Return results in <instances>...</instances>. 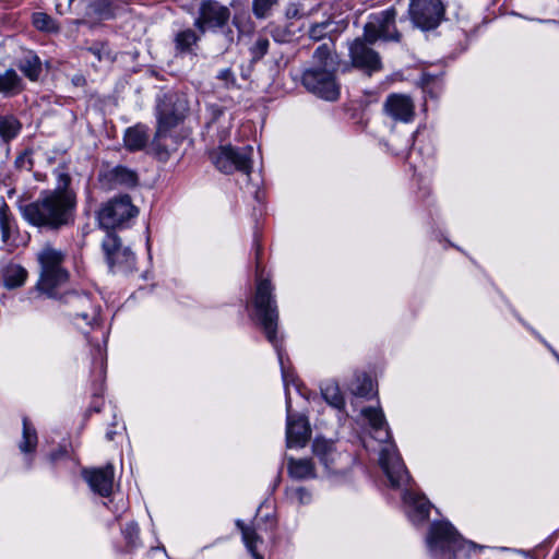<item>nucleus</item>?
Wrapping results in <instances>:
<instances>
[{
  "label": "nucleus",
  "instance_id": "50",
  "mask_svg": "<svg viewBox=\"0 0 559 559\" xmlns=\"http://www.w3.org/2000/svg\"><path fill=\"white\" fill-rule=\"evenodd\" d=\"M118 511H119V509H118V508L112 509V512H115V513H116V512H118Z\"/></svg>",
  "mask_w": 559,
  "mask_h": 559
},
{
  "label": "nucleus",
  "instance_id": "2",
  "mask_svg": "<svg viewBox=\"0 0 559 559\" xmlns=\"http://www.w3.org/2000/svg\"><path fill=\"white\" fill-rule=\"evenodd\" d=\"M259 248L257 249V280L252 299V319L262 328L265 337L274 346L282 368V376L287 383V372L284 367L281 340L277 337L278 309L274 295V286L269 278H263L260 272Z\"/></svg>",
  "mask_w": 559,
  "mask_h": 559
},
{
  "label": "nucleus",
  "instance_id": "30",
  "mask_svg": "<svg viewBox=\"0 0 559 559\" xmlns=\"http://www.w3.org/2000/svg\"><path fill=\"white\" fill-rule=\"evenodd\" d=\"M199 38L197 33L191 28L178 32L175 36L176 50L181 53L190 52L192 46L198 43Z\"/></svg>",
  "mask_w": 559,
  "mask_h": 559
},
{
  "label": "nucleus",
  "instance_id": "48",
  "mask_svg": "<svg viewBox=\"0 0 559 559\" xmlns=\"http://www.w3.org/2000/svg\"><path fill=\"white\" fill-rule=\"evenodd\" d=\"M116 433H117V431H116V430H112V429L107 430V432H106V439H107L108 441H112V440H114V438H115V435H116Z\"/></svg>",
  "mask_w": 559,
  "mask_h": 559
},
{
  "label": "nucleus",
  "instance_id": "12",
  "mask_svg": "<svg viewBox=\"0 0 559 559\" xmlns=\"http://www.w3.org/2000/svg\"><path fill=\"white\" fill-rule=\"evenodd\" d=\"M312 452L328 473H341L344 471L345 464L350 462L349 454L337 451L332 441L323 438L314 439Z\"/></svg>",
  "mask_w": 559,
  "mask_h": 559
},
{
  "label": "nucleus",
  "instance_id": "5",
  "mask_svg": "<svg viewBox=\"0 0 559 559\" xmlns=\"http://www.w3.org/2000/svg\"><path fill=\"white\" fill-rule=\"evenodd\" d=\"M426 543L433 558L450 554L449 559H467L471 550L477 548L476 544L465 540L447 521L433 522L430 525Z\"/></svg>",
  "mask_w": 559,
  "mask_h": 559
},
{
  "label": "nucleus",
  "instance_id": "24",
  "mask_svg": "<svg viewBox=\"0 0 559 559\" xmlns=\"http://www.w3.org/2000/svg\"><path fill=\"white\" fill-rule=\"evenodd\" d=\"M147 128L141 124L127 129L124 133V145L129 151H140L148 142Z\"/></svg>",
  "mask_w": 559,
  "mask_h": 559
},
{
  "label": "nucleus",
  "instance_id": "34",
  "mask_svg": "<svg viewBox=\"0 0 559 559\" xmlns=\"http://www.w3.org/2000/svg\"><path fill=\"white\" fill-rule=\"evenodd\" d=\"M102 248L109 264L116 253H118V251L122 248V245L115 233L107 230V234L102 241Z\"/></svg>",
  "mask_w": 559,
  "mask_h": 559
},
{
  "label": "nucleus",
  "instance_id": "22",
  "mask_svg": "<svg viewBox=\"0 0 559 559\" xmlns=\"http://www.w3.org/2000/svg\"><path fill=\"white\" fill-rule=\"evenodd\" d=\"M288 475L295 479H308L316 477L314 464L310 459H287Z\"/></svg>",
  "mask_w": 559,
  "mask_h": 559
},
{
  "label": "nucleus",
  "instance_id": "39",
  "mask_svg": "<svg viewBox=\"0 0 559 559\" xmlns=\"http://www.w3.org/2000/svg\"><path fill=\"white\" fill-rule=\"evenodd\" d=\"M277 3V0H253L252 10L258 19H264L269 15L271 9Z\"/></svg>",
  "mask_w": 559,
  "mask_h": 559
},
{
  "label": "nucleus",
  "instance_id": "49",
  "mask_svg": "<svg viewBox=\"0 0 559 559\" xmlns=\"http://www.w3.org/2000/svg\"><path fill=\"white\" fill-rule=\"evenodd\" d=\"M61 178L64 180L66 185L69 182V177L67 175H61Z\"/></svg>",
  "mask_w": 559,
  "mask_h": 559
},
{
  "label": "nucleus",
  "instance_id": "1",
  "mask_svg": "<svg viewBox=\"0 0 559 559\" xmlns=\"http://www.w3.org/2000/svg\"><path fill=\"white\" fill-rule=\"evenodd\" d=\"M75 193L63 187L41 192L39 198L21 207L23 218L31 225L58 230L74 222Z\"/></svg>",
  "mask_w": 559,
  "mask_h": 559
},
{
  "label": "nucleus",
  "instance_id": "32",
  "mask_svg": "<svg viewBox=\"0 0 559 559\" xmlns=\"http://www.w3.org/2000/svg\"><path fill=\"white\" fill-rule=\"evenodd\" d=\"M32 22L34 27L40 32L58 33L60 29L56 20L45 12H35Z\"/></svg>",
  "mask_w": 559,
  "mask_h": 559
},
{
  "label": "nucleus",
  "instance_id": "25",
  "mask_svg": "<svg viewBox=\"0 0 559 559\" xmlns=\"http://www.w3.org/2000/svg\"><path fill=\"white\" fill-rule=\"evenodd\" d=\"M17 68L31 81H37L43 71L40 58L34 51H27L19 60Z\"/></svg>",
  "mask_w": 559,
  "mask_h": 559
},
{
  "label": "nucleus",
  "instance_id": "36",
  "mask_svg": "<svg viewBox=\"0 0 559 559\" xmlns=\"http://www.w3.org/2000/svg\"><path fill=\"white\" fill-rule=\"evenodd\" d=\"M135 257L133 252L126 247H122L118 253L114 257L111 262L109 263L110 269L120 267L124 270H129L134 265Z\"/></svg>",
  "mask_w": 559,
  "mask_h": 559
},
{
  "label": "nucleus",
  "instance_id": "19",
  "mask_svg": "<svg viewBox=\"0 0 559 559\" xmlns=\"http://www.w3.org/2000/svg\"><path fill=\"white\" fill-rule=\"evenodd\" d=\"M403 499L408 506V515L413 522L421 523L429 518L431 504L425 497L406 491Z\"/></svg>",
  "mask_w": 559,
  "mask_h": 559
},
{
  "label": "nucleus",
  "instance_id": "6",
  "mask_svg": "<svg viewBox=\"0 0 559 559\" xmlns=\"http://www.w3.org/2000/svg\"><path fill=\"white\" fill-rule=\"evenodd\" d=\"M253 147L250 145L235 147L230 144L221 145L210 152V159L217 170L224 174L235 171L249 176L252 171Z\"/></svg>",
  "mask_w": 559,
  "mask_h": 559
},
{
  "label": "nucleus",
  "instance_id": "33",
  "mask_svg": "<svg viewBox=\"0 0 559 559\" xmlns=\"http://www.w3.org/2000/svg\"><path fill=\"white\" fill-rule=\"evenodd\" d=\"M37 445V433L26 417L23 418V438L20 450L24 453L34 451Z\"/></svg>",
  "mask_w": 559,
  "mask_h": 559
},
{
  "label": "nucleus",
  "instance_id": "27",
  "mask_svg": "<svg viewBox=\"0 0 559 559\" xmlns=\"http://www.w3.org/2000/svg\"><path fill=\"white\" fill-rule=\"evenodd\" d=\"M21 129L22 124L14 116H0V136L3 142L8 143L15 139Z\"/></svg>",
  "mask_w": 559,
  "mask_h": 559
},
{
  "label": "nucleus",
  "instance_id": "45",
  "mask_svg": "<svg viewBox=\"0 0 559 559\" xmlns=\"http://www.w3.org/2000/svg\"><path fill=\"white\" fill-rule=\"evenodd\" d=\"M72 82L74 85L76 86H83L85 84V78L83 75H75L73 79H72Z\"/></svg>",
  "mask_w": 559,
  "mask_h": 559
},
{
  "label": "nucleus",
  "instance_id": "29",
  "mask_svg": "<svg viewBox=\"0 0 559 559\" xmlns=\"http://www.w3.org/2000/svg\"><path fill=\"white\" fill-rule=\"evenodd\" d=\"M15 227V219L10 211L9 205L5 202L0 203V230L1 239L3 243H7L11 234Z\"/></svg>",
  "mask_w": 559,
  "mask_h": 559
},
{
  "label": "nucleus",
  "instance_id": "7",
  "mask_svg": "<svg viewBox=\"0 0 559 559\" xmlns=\"http://www.w3.org/2000/svg\"><path fill=\"white\" fill-rule=\"evenodd\" d=\"M396 10L389 8L386 10L373 13L369 16L364 27V38L369 44L377 40L400 41L401 33L395 26Z\"/></svg>",
  "mask_w": 559,
  "mask_h": 559
},
{
  "label": "nucleus",
  "instance_id": "4",
  "mask_svg": "<svg viewBox=\"0 0 559 559\" xmlns=\"http://www.w3.org/2000/svg\"><path fill=\"white\" fill-rule=\"evenodd\" d=\"M68 253L46 243L37 253L39 280L37 289L49 298H57L59 290L68 283L69 272L64 267Z\"/></svg>",
  "mask_w": 559,
  "mask_h": 559
},
{
  "label": "nucleus",
  "instance_id": "38",
  "mask_svg": "<svg viewBox=\"0 0 559 559\" xmlns=\"http://www.w3.org/2000/svg\"><path fill=\"white\" fill-rule=\"evenodd\" d=\"M270 40L264 36H258L250 47L251 61L257 62L261 60L267 52Z\"/></svg>",
  "mask_w": 559,
  "mask_h": 559
},
{
  "label": "nucleus",
  "instance_id": "9",
  "mask_svg": "<svg viewBox=\"0 0 559 559\" xmlns=\"http://www.w3.org/2000/svg\"><path fill=\"white\" fill-rule=\"evenodd\" d=\"M138 210L127 194L108 201L98 211L99 226L106 230L114 229L136 216Z\"/></svg>",
  "mask_w": 559,
  "mask_h": 559
},
{
  "label": "nucleus",
  "instance_id": "18",
  "mask_svg": "<svg viewBox=\"0 0 559 559\" xmlns=\"http://www.w3.org/2000/svg\"><path fill=\"white\" fill-rule=\"evenodd\" d=\"M82 476L93 492L105 498L112 493L115 468L111 464L104 467L85 468Z\"/></svg>",
  "mask_w": 559,
  "mask_h": 559
},
{
  "label": "nucleus",
  "instance_id": "13",
  "mask_svg": "<svg viewBox=\"0 0 559 559\" xmlns=\"http://www.w3.org/2000/svg\"><path fill=\"white\" fill-rule=\"evenodd\" d=\"M64 302L72 308L69 314L79 329H83L84 326L93 328L97 322L98 312L93 307L92 300L87 294L75 292L68 293L64 295Z\"/></svg>",
  "mask_w": 559,
  "mask_h": 559
},
{
  "label": "nucleus",
  "instance_id": "8",
  "mask_svg": "<svg viewBox=\"0 0 559 559\" xmlns=\"http://www.w3.org/2000/svg\"><path fill=\"white\" fill-rule=\"evenodd\" d=\"M230 10L216 0H201L193 25L201 33L217 32L227 26Z\"/></svg>",
  "mask_w": 559,
  "mask_h": 559
},
{
  "label": "nucleus",
  "instance_id": "17",
  "mask_svg": "<svg viewBox=\"0 0 559 559\" xmlns=\"http://www.w3.org/2000/svg\"><path fill=\"white\" fill-rule=\"evenodd\" d=\"M415 103L409 95L389 94L383 103V112L394 122L409 123L415 118Z\"/></svg>",
  "mask_w": 559,
  "mask_h": 559
},
{
  "label": "nucleus",
  "instance_id": "44",
  "mask_svg": "<svg viewBox=\"0 0 559 559\" xmlns=\"http://www.w3.org/2000/svg\"><path fill=\"white\" fill-rule=\"evenodd\" d=\"M15 165L19 168L32 170V168H33V160H32L31 155L28 153H24V154L20 155L15 159Z\"/></svg>",
  "mask_w": 559,
  "mask_h": 559
},
{
  "label": "nucleus",
  "instance_id": "10",
  "mask_svg": "<svg viewBox=\"0 0 559 559\" xmlns=\"http://www.w3.org/2000/svg\"><path fill=\"white\" fill-rule=\"evenodd\" d=\"M302 84L309 92L326 100H335L340 95L335 73L330 70H306L302 74Z\"/></svg>",
  "mask_w": 559,
  "mask_h": 559
},
{
  "label": "nucleus",
  "instance_id": "40",
  "mask_svg": "<svg viewBox=\"0 0 559 559\" xmlns=\"http://www.w3.org/2000/svg\"><path fill=\"white\" fill-rule=\"evenodd\" d=\"M122 535L126 539L127 547L129 549H132L136 547L138 539H139V526L136 523L131 522L126 525V527L122 530Z\"/></svg>",
  "mask_w": 559,
  "mask_h": 559
},
{
  "label": "nucleus",
  "instance_id": "42",
  "mask_svg": "<svg viewBox=\"0 0 559 559\" xmlns=\"http://www.w3.org/2000/svg\"><path fill=\"white\" fill-rule=\"evenodd\" d=\"M287 496L292 501L299 504H307L311 500V493L304 487L288 489Z\"/></svg>",
  "mask_w": 559,
  "mask_h": 559
},
{
  "label": "nucleus",
  "instance_id": "31",
  "mask_svg": "<svg viewBox=\"0 0 559 559\" xmlns=\"http://www.w3.org/2000/svg\"><path fill=\"white\" fill-rule=\"evenodd\" d=\"M27 277V271L21 265H10L3 274L4 285L9 288L22 286Z\"/></svg>",
  "mask_w": 559,
  "mask_h": 559
},
{
  "label": "nucleus",
  "instance_id": "14",
  "mask_svg": "<svg viewBox=\"0 0 559 559\" xmlns=\"http://www.w3.org/2000/svg\"><path fill=\"white\" fill-rule=\"evenodd\" d=\"M368 44L365 38H356L349 46V57L355 68L371 75L382 69V62L379 53L369 47Z\"/></svg>",
  "mask_w": 559,
  "mask_h": 559
},
{
  "label": "nucleus",
  "instance_id": "41",
  "mask_svg": "<svg viewBox=\"0 0 559 559\" xmlns=\"http://www.w3.org/2000/svg\"><path fill=\"white\" fill-rule=\"evenodd\" d=\"M332 22L324 21L321 23L313 24L309 29V36L313 40H320L325 37L328 33L331 32Z\"/></svg>",
  "mask_w": 559,
  "mask_h": 559
},
{
  "label": "nucleus",
  "instance_id": "43",
  "mask_svg": "<svg viewBox=\"0 0 559 559\" xmlns=\"http://www.w3.org/2000/svg\"><path fill=\"white\" fill-rule=\"evenodd\" d=\"M216 78L224 82V85L227 88L234 87L236 85V78L230 68L221 70Z\"/></svg>",
  "mask_w": 559,
  "mask_h": 559
},
{
  "label": "nucleus",
  "instance_id": "16",
  "mask_svg": "<svg viewBox=\"0 0 559 559\" xmlns=\"http://www.w3.org/2000/svg\"><path fill=\"white\" fill-rule=\"evenodd\" d=\"M286 442L289 448L305 447L310 438L311 430L307 418L302 415H293L292 402L288 392L286 391Z\"/></svg>",
  "mask_w": 559,
  "mask_h": 559
},
{
  "label": "nucleus",
  "instance_id": "46",
  "mask_svg": "<svg viewBox=\"0 0 559 559\" xmlns=\"http://www.w3.org/2000/svg\"><path fill=\"white\" fill-rule=\"evenodd\" d=\"M288 17H297L299 15L298 9L295 5H292L287 9L286 12Z\"/></svg>",
  "mask_w": 559,
  "mask_h": 559
},
{
  "label": "nucleus",
  "instance_id": "28",
  "mask_svg": "<svg viewBox=\"0 0 559 559\" xmlns=\"http://www.w3.org/2000/svg\"><path fill=\"white\" fill-rule=\"evenodd\" d=\"M321 393L323 399L333 407L341 409L344 407V397L340 391L338 384L335 381H326L321 385Z\"/></svg>",
  "mask_w": 559,
  "mask_h": 559
},
{
  "label": "nucleus",
  "instance_id": "47",
  "mask_svg": "<svg viewBox=\"0 0 559 559\" xmlns=\"http://www.w3.org/2000/svg\"><path fill=\"white\" fill-rule=\"evenodd\" d=\"M537 336L547 346V348L556 356V358L559 360V355L557 354V352L545 340H543L539 335H537Z\"/></svg>",
  "mask_w": 559,
  "mask_h": 559
},
{
  "label": "nucleus",
  "instance_id": "11",
  "mask_svg": "<svg viewBox=\"0 0 559 559\" xmlns=\"http://www.w3.org/2000/svg\"><path fill=\"white\" fill-rule=\"evenodd\" d=\"M409 15L415 26L428 31L436 28L443 15L440 0H411Z\"/></svg>",
  "mask_w": 559,
  "mask_h": 559
},
{
  "label": "nucleus",
  "instance_id": "3",
  "mask_svg": "<svg viewBox=\"0 0 559 559\" xmlns=\"http://www.w3.org/2000/svg\"><path fill=\"white\" fill-rule=\"evenodd\" d=\"M362 416L368 420L372 437L380 443L379 464L394 488L402 487L409 481L408 472L391 440V433L385 421L382 409L367 407L361 411Z\"/></svg>",
  "mask_w": 559,
  "mask_h": 559
},
{
  "label": "nucleus",
  "instance_id": "26",
  "mask_svg": "<svg viewBox=\"0 0 559 559\" xmlns=\"http://www.w3.org/2000/svg\"><path fill=\"white\" fill-rule=\"evenodd\" d=\"M236 525L240 530L242 540L253 559H263V557L257 551L258 544L262 543V538L257 534L255 530L246 525L241 520H237Z\"/></svg>",
  "mask_w": 559,
  "mask_h": 559
},
{
  "label": "nucleus",
  "instance_id": "20",
  "mask_svg": "<svg viewBox=\"0 0 559 559\" xmlns=\"http://www.w3.org/2000/svg\"><path fill=\"white\" fill-rule=\"evenodd\" d=\"M333 48L334 44L332 41L320 45L313 52L316 66L312 69L330 70L335 73L338 61Z\"/></svg>",
  "mask_w": 559,
  "mask_h": 559
},
{
  "label": "nucleus",
  "instance_id": "15",
  "mask_svg": "<svg viewBox=\"0 0 559 559\" xmlns=\"http://www.w3.org/2000/svg\"><path fill=\"white\" fill-rule=\"evenodd\" d=\"M171 99L165 97L157 105V130L153 144L159 152H167V145L163 141L167 138L168 131L176 127L182 119V114L170 108Z\"/></svg>",
  "mask_w": 559,
  "mask_h": 559
},
{
  "label": "nucleus",
  "instance_id": "23",
  "mask_svg": "<svg viewBox=\"0 0 559 559\" xmlns=\"http://www.w3.org/2000/svg\"><path fill=\"white\" fill-rule=\"evenodd\" d=\"M24 88L21 76L13 69L0 73V94L12 97L20 94Z\"/></svg>",
  "mask_w": 559,
  "mask_h": 559
},
{
  "label": "nucleus",
  "instance_id": "35",
  "mask_svg": "<svg viewBox=\"0 0 559 559\" xmlns=\"http://www.w3.org/2000/svg\"><path fill=\"white\" fill-rule=\"evenodd\" d=\"M86 50L92 53L98 62H114L116 60V56L107 43L95 41L92 46L86 48Z\"/></svg>",
  "mask_w": 559,
  "mask_h": 559
},
{
  "label": "nucleus",
  "instance_id": "21",
  "mask_svg": "<svg viewBox=\"0 0 559 559\" xmlns=\"http://www.w3.org/2000/svg\"><path fill=\"white\" fill-rule=\"evenodd\" d=\"M111 186L132 188L138 185L139 178L135 171L124 167L116 166L104 175Z\"/></svg>",
  "mask_w": 559,
  "mask_h": 559
},
{
  "label": "nucleus",
  "instance_id": "37",
  "mask_svg": "<svg viewBox=\"0 0 559 559\" xmlns=\"http://www.w3.org/2000/svg\"><path fill=\"white\" fill-rule=\"evenodd\" d=\"M350 391L356 396H368L372 391V381L366 374L357 376L350 385Z\"/></svg>",
  "mask_w": 559,
  "mask_h": 559
}]
</instances>
